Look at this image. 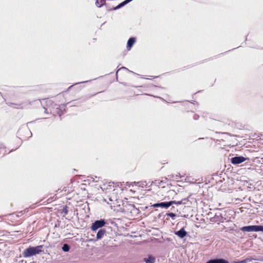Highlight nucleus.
Segmentation results:
<instances>
[{
    "instance_id": "1",
    "label": "nucleus",
    "mask_w": 263,
    "mask_h": 263,
    "mask_svg": "<svg viewBox=\"0 0 263 263\" xmlns=\"http://www.w3.org/2000/svg\"><path fill=\"white\" fill-rule=\"evenodd\" d=\"M43 248V245H39L36 247L30 246L24 250L22 253L23 256L25 258H28L39 254L42 252Z\"/></svg>"
},
{
    "instance_id": "2",
    "label": "nucleus",
    "mask_w": 263,
    "mask_h": 263,
    "mask_svg": "<svg viewBox=\"0 0 263 263\" xmlns=\"http://www.w3.org/2000/svg\"><path fill=\"white\" fill-rule=\"evenodd\" d=\"M106 222L104 219H100L96 220L92 223L91 229L92 231H96L99 228H101L105 226Z\"/></svg>"
},
{
    "instance_id": "3",
    "label": "nucleus",
    "mask_w": 263,
    "mask_h": 263,
    "mask_svg": "<svg viewBox=\"0 0 263 263\" xmlns=\"http://www.w3.org/2000/svg\"><path fill=\"white\" fill-rule=\"evenodd\" d=\"M259 227L260 225L248 226L243 227L240 229L243 232H258L259 231Z\"/></svg>"
},
{
    "instance_id": "4",
    "label": "nucleus",
    "mask_w": 263,
    "mask_h": 263,
    "mask_svg": "<svg viewBox=\"0 0 263 263\" xmlns=\"http://www.w3.org/2000/svg\"><path fill=\"white\" fill-rule=\"evenodd\" d=\"M175 202V201H172L170 202H162L160 203H155L152 205L151 207L167 209Z\"/></svg>"
},
{
    "instance_id": "5",
    "label": "nucleus",
    "mask_w": 263,
    "mask_h": 263,
    "mask_svg": "<svg viewBox=\"0 0 263 263\" xmlns=\"http://www.w3.org/2000/svg\"><path fill=\"white\" fill-rule=\"evenodd\" d=\"M226 219L222 215H214V216L210 217V221L213 222H223Z\"/></svg>"
},
{
    "instance_id": "6",
    "label": "nucleus",
    "mask_w": 263,
    "mask_h": 263,
    "mask_svg": "<svg viewBox=\"0 0 263 263\" xmlns=\"http://www.w3.org/2000/svg\"><path fill=\"white\" fill-rule=\"evenodd\" d=\"M247 158L242 156H236L231 158V162L233 164H238L246 160Z\"/></svg>"
},
{
    "instance_id": "7",
    "label": "nucleus",
    "mask_w": 263,
    "mask_h": 263,
    "mask_svg": "<svg viewBox=\"0 0 263 263\" xmlns=\"http://www.w3.org/2000/svg\"><path fill=\"white\" fill-rule=\"evenodd\" d=\"M205 263H229V262L223 258H216L214 259H211L207 261Z\"/></svg>"
},
{
    "instance_id": "8",
    "label": "nucleus",
    "mask_w": 263,
    "mask_h": 263,
    "mask_svg": "<svg viewBox=\"0 0 263 263\" xmlns=\"http://www.w3.org/2000/svg\"><path fill=\"white\" fill-rule=\"evenodd\" d=\"M207 215H195V218L196 220L195 221L193 219V220L195 221V222L196 223V226L197 227H199V226H197V223H201L205 221V219L203 218L205 216H206Z\"/></svg>"
},
{
    "instance_id": "9",
    "label": "nucleus",
    "mask_w": 263,
    "mask_h": 263,
    "mask_svg": "<svg viewBox=\"0 0 263 263\" xmlns=\"http://www.w3.org/2000/svg\"><path fill=\"white\" fill-rule=\"evenodd\" d=\"M186 232L184 228H181L180 230L175 232V234L181 238H184L186 235Z\"/></svg>"
},
{
    "instance_id": "10",
    "label": "nucleus",
    "mask_w": 263,
    "mask_h": 263,
    "mask_svg": "<svg viewBox=\"0 0 263 263\" xmlns=\"http://www.w3.org/2000/svg\"><path fill=\"white\" fill-rule=\"evenodd\" d=\"M145 263H154L156 260V258L154 256L152 255H148L147 258H144L143 259Z\"/></svg>"
},
{
    "instance_id": "11",
    "label": "nucleus",
    "mask_w": 263,
    "mask_h": 263,
    "mask_svg": "<svg viewBox=\"0 0 263 263\" xmlns=\"http://www.w3.org/2000/svg\"><path fill=\"white\" fill-rule=\"evenodd\" d=\"M105 233H106V230L105 229H100L97 234V237H96L97 239H101L103 237V236H104V235L105 234Z\"/></svg>"
},
{
    "instance_id": "12",
    "label": "nucleus",
    "mask_w": 263,
    "mask_h": 263,
    "mask_svg": "<svg viewBox=\"0 0 263 263\" xmlns=\"http://www.w3.org/2000/svg\"><path fill=\"white\" fill-rule=\"evenodd\" d=\"M136 42V39L135 37H130L127 41V48L130 50L132 47L133 46Z\"/></svg>"
},
{
    "instance_id": "13",
    "label": "nucleus",
    "mask_w": 263,
    "mask_h": 263,
    "mask_svg": "<svg viewBox=\"0 0 263 263\" xmlns=\"http://www.w3.org/2000/svg\"><path fill=\"white\" fill-rule=\"evenodd\" d=\"M132 1L133 0H125L124 2H122L121 3H120L119 5H118L117 7H116L114 8V9L117 10L118 9H119Z\"/></svg>"
},
{
    "instance_id": "14",
    "label": "nucleus",
    "mask_w": 263,
    "mask_h": 263,
    "mask_svg": "<svg viewBox=\"0 0 263 263\" xmlns=\"http://www.w3.org/2000/svg\"><path fill=\"white\" fill-rule=\"evenodd\" d=\"M105 0H97L96 5L98 7H101L105 4Z\"/></svg>"
},
{
    "instance_id": "15",
    "label": "nucleus",
    "mask_w": 263,
    "mask_h": 263,
    "mask_svg": "<svg viewBox=\"0 0 263 263\" xmlns=\"http://www.w3.org/2000/svg\"><path fill=\"white\" fill-rule=\"evenodd\" d=\"M188 201H189V200L187 198H184L182 200H181L179 201H178L177 202H176L175 201V202L174 203H177L178 204H187Z\"/></svg>"
},
{
    "instance_id": "16",
    "label": "nucleus",
    "mask_w": 263,
    "mask_h": 263,
    "mask_svg": "<svg viewBox=\"0 0 263 263\" xmlns=\"http://www.w3.org/2000/svg\"><path fill=\"white\" fill-rule=\"evenodd\" d=\"M62 250L64 252H68L70 250V246L67 243H64L62 247Z\"/></svg>"
},
{
    "instance_id": "17",
    "label": "nucleus",
    "mask_w": 263,
    "mask_h": 263,
    "mask_svg": "<svg viewBox=\"0 0 263 263\" xmlns=\"http://www.w3.org/2000/svg\"><path fill=\"white\" fill-rule=\"evenodd\" d=\"M135 183H136V184L137 185H138V186L142 187L146 186L145 182H135Z\"/></svg>"
},
{
    "instance_id": "18",
    "label": "nucleus",
    "mask_w": 263,
    "mask_h": 263,
    "mask_svg": "<svg viewBox=\"0 0 263 263\" xmlns=\"http://www.w3.org/2000/svg\"><path fill=\"white\" fill-rule=\"evenodd\" d=\"M252 258H247L245 259L238 261V263H247L248 261H251Z\"/></svg>"
},
{
    "instance_id": "19",
    "label": "nucleus",
    "mask_w": 263,
    "mask_h": 263,
    "mask_svg": "<svg viewBox=\"0 0 263 263\" xmlns=\"http://www.w3.org/2000/svg\"><path fill=\"white\" fill-rule=\"evenodd\" d=\"M163 183L162 181H156V184H158V185H161V183Z\"/></svg>"
},
{
    "instance_id": "20",
    "label": "nucleus",
    "mask_w": 263,
    "mask_h": 263,
    "mask_svg": "<svg viewBox=\"0 0 263 263\" xmlns=\"http://www.w3.org/2000/svg\"><path fill=\"white\" fill-rule=\"evenodd\" d=\"M168 216H170L171 217H172L173 219H175V217L178 215H167Z\"/></svg>"
},
{
    "instance_id": "21",
    "label": "nucleus",
    "mask_w": 263,
    "mask_h": 263,
    "mask_svg": "<svg viewBox=\"0 0 263 263\" xmlns=\"http://www.w3.org/2000/svg\"><path fill=\"white\" fill-rule=\"evenodd\" d=\"M259 231L263 232V226H260L259 227Z\"/></svg>"
},
{
    "instance_id": "22",
    "label": "nucleus",
    "mask_w": 263,
    "mask_h": 263,
    "mask_svg": "<svg viewBox=\"0 0 263 263\" xmlns=\"http://www.w3.org/2000/svg\"><path fill=\"white\" fill-rule=\"evenodd\" d=\"M121 69H126V70H128L127 68H126V67H121L120 69H119L117 71V73H118V71H119V70Z\"/></svg>"
},
{
    "instance_id": "23",
    "label": "nucleus",
    "mask_w": 263,
    "mask_h": 263,
    "mask_svg": "<svg viewBox=\"0 0 263 263\" xmlns=\"http://www.w3.org/2000/svg\"><path fill=\"white\" fill-rule=\"evenodd\" d=\"M189 214H187V215H183V217H186V218H187V217H188V216H189Z\"/></svg>"
},
{
    "instance_id": "24",
    "label": "nucleus",
    "mask_w": 263,
    "mask_h": 263,
    "mask_svg": "<svg viewBox=\"0 0 263 263\" xmlns=\"http://www.w3.org/2000/svg\"><path fill=\"white\" fill-rule=\"evenodd\" d=\"M231 263H238V261H232Z\"/></svg>"
},
{
    "instance_id": "25",
    "label": "nucleus",
    "mask_w": 263,
    "mask_h": 263,
    "mask_svg": "<svg viewBox=\"0 0 263 263\" xmlns=\"http://www.w3.org/2000/svg\"><path fill=\"white\" fill-rule=\"evenodd\" d=\"M239 213V211L235 212V213Z\"/></svg>"
}]
</instances>
